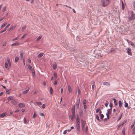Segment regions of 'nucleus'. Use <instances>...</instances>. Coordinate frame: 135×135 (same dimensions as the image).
I'll use <instances>...</instances> for the list:
<instances>
[{
  "label": "nucleus",
  "instance_id": "nucleus-1",
  "mask_svg": "<svg viewBox=\"0 0 135 135\" xmlns=\"http://www.w3.org/2000/svg\"><path fill=\"white\" fill-rule=\"evenodd\" d=\"M109 0H102L101 2L102 6L104 7L107 6L109 3Z\"/></svg>",
  "mask_w": 135,
  "mask_h": 135
},
{
  "label": "nucleus",
  "instance_id": "nucleus-2",
  "mask_svg": "<svg viewBox=\"0 0 135 135\" xmlns=\"http://www.w3.org/2000/svg\"><path fill=\"white\" fill-rule=\"evenodd\" d=\"M112 112V108H110V109H108L107 110V112L106 113V114L107 118L108 119H109V115L111 114Z\"/></svg>",
  "mask_w": 135,
  "mask_h": 135
},
{
  "label": "nucleus",
  "instance_id": "nucleus-3",
  "mask_svg": "<svg viewBox=\"0 0 135 135\" xmlns=\"http://www.w3.org/2000/svg\"><path fill=\"white\" fill-rule=\"evenodd\" d=\"M135 18V15L134 14L133 12L132 13V15L129 18V20L130 21H131L132 20H134Z\"/></svg>",
  "mask_w": 135,
  "mask_h": 135
},
{
  "label": "nucleus",
  "instance_id": "nucleus-4",
  "mask_svg": "<svg viewBox=\"0 0 135 135\" xmlns=\"http://www.w3.org/2000/svg\"><path fill=\"white\" fill-rule=\"evenodd\" d=\"M7 113L6 112H4L0 114V118H2L7 116Z\"/></svg>",
  "mask_w": 135,
  "mask_h": 135
},
{
  "label": "nucleus",
  "instance_id": "nucleus-5",
  "mask_svg": "<svg viewBox=\"0 0 135 135\" xmlns=\"http://www.w3.org/2000/svg\"><path fill=\"white\" fill-rule=\"evenodd\" d=\"M86 124V122L83 120L81 121V127L82 129L83 130H84L85 128V125Z\"/></svg>",
  "mask_w": 135,
  "mask_h": 135
},
{
  "label": "nucleus",
  "instance_id": "nucleus-6",
  "mask_svg": "<svg viewBox=\"0 0 135 135\" xmlns=\"http://www.w3.org/2000/svg\"><path fill=\"white\" fill-rule=\"evenodd\" d=\"M126 49L127 50V52L128 54L131 56L132 55V53L131 49L129 48H126Z\"/></svg>",
  "mask_w": 135,
  "mask_h": 135
},
{
  "label": "nucleus",
  "instance_id": "nucleus-7",
  "mask_svg": "<svg viewBox=\"0 0 135 135\" xmlns=\"http://www.w3.org/2000/svg\"><path fill=\"white\" fill-rule=\"evenodd\" d=\"M16 25H14V26L11 27L9 29V31H12L15 28Z\"/></svg>",
  "mask_w": 135,
  "mask_h": 135
},
{
  "label": "nucleus",
  "instance_id": "nucleus-8",
  "mask_svg": "<svg viewBox=\"0 0 135 135\" xmlns=\"http://www.w3.org/2000/svg\"><path fill=\"white\" fill-rule=\"evenodd\" d=\"M75 106L73 105L71 109L72 115H75Z\"/></svg>",
  "mask_w": 135,
  "mask_h": 135
},
{
  "label": "nucleus",
  "instance_id": "nucleus-9",
  "mask_svg": "<svg viewBox=\"0 0 135 135\" xmlns=\"http://www.w3.org/2000/svg\"><path fill=\"white\" fill-rule=\"evenodd\" d=\"M68 90L70 93H71L72 92V89L70 86H68Z\"/></svg>",
  "mask_w": 135,
  "mask_h": 135
},
{
  "label": "nucleus",
  "instance_id": "nucleus-10",
  "mask_svg": "<svg viewBox=\"0 0 135 135\" xmlns=\"http://www.w3.org/2000/svg\"><path fill=\"white\" fill-rule=\"evenodd\" d=\"M18 106L20 108L24 107H25V105L23 103H20L18 104Z\"/></svg>",
  "mask_w": 135,
  "mask_h": 135
},
{
  "label": "nucleus",
  "instance_id": "nucleus-11",
  "mask_svg": "<svg viewBox=\"0 0 135 135\" xmlns=\"http://www.w3.org/2000/svg\"><path fill=\"white\" fill-rule=\"evenodd\" d=\"M23 51L22 50L20 52V56L21 58L22 59L23 58Z\"/></svg>",
  "mask_w": 135,
  "mask_h": 135
},
{
  "label": "nucleus",
  "instance_id": "nucleus-12",
  "mask_svg": "<svg viewBox=\"0 0 135 135\" xmlns=\"http://www.w3.org/2000/svg\"><path fill=\"white\" fill-rule=\"evenodd\" d=\"M30 89V88L28 87V89H27L26 90L23 91V94H27L28 91Z\"/></svg>",
  "mask_w": 135,
  "mask_h": 135
},
{
  "label": "nucleus",
  "instance_id": "nucleus-13",
  "mask_svg": "<svg viewBox=\"0 0 135 135\" xmlns=\"http://www.w3.org/2000/svg\"><path fill=\"white\" fill-rule=\"evenodd\" d=\"M77 127V131H79L80 129V123H77L76 124Z\"/></svg>",
  "mask_w": 135,
  "mask_h": 135
},
{
  "label": "nucleus",
  "instance_id": "nucleus-14",
  "mask_svg": "<svg viewBox=\"0 0 135 135\" xmlns=\"http://www.w3.org/2000/svg\"><path fill=\"white\" fill-rule=\"evenodd\" d=\"M11 103L13 105H16L17 104V102L14 100L11 102Z\"/></svg>",
  "mask_w": 135,
  "mask_h": 135
},
{
  "label": "nucleus",
  "instance_id": "nucleus-15",
  "mask_svg": "<svg viewBox=\"0 0 135 135\" xmlns=\"http://www.w3.org/2000/svg\"><path fill=\"white\" fill-rule=\"evenodd\" d=\"M112 100H114V104L115 105H118V103L116 99L115 98H113Z\"/></svg>",
  "mask_w": 135,
  "mask_h": 135
},
{
  "label": "nucleus",
  "instance_id": "nucleus-16",
  "mask_svg": "<svg viewBox=\"0 0 135 135\" xmlns=\"http://www.w3.org/2000/svg\"><path fill=\"white\" fill-rule=\"evenodd\" d=\"M128 44H130V45L133 48L135 47V45L132 41H129V42Z\"/></svg>",
  "mask_w": 135,
  "mask_h": 135
},
{
  "label": "nucleus",
  "instance_id": "nucleus-17",
  "mask_svg": "<svg viewBox=\"0 0 135 135\" xmlns=\"http://www.w3.org/2000/svg\"><path fill=\"white\" fill-rule=\"evenodd\" d=\"M103 84L104 85H107V86H110V83H109L104 82H103Z\"/></svg>",
  "mask_w": 135,
  "mask_h": 135
},
{
  "label": "nucleus",
  "instance_id": "nucleus-18",
  "mask_svg": "<svg viewBox=\"0 0 135 135\" xmlns=\"http://www.w3.org/2000/svg\"><path fill=\"white\" fill-rule=\"evenodd\" d=\"M53 69L55 70L57 68V64L56 62H54L53 65Z\"/></svg>",
  "mask_w": 135,
  "mask_h": 135
},
{
  "label": "nucleus",
  "instance_id": "nucleus-19",
  "mask_svg": "<svg viewBox=\"0 0 135 135\" xmlns=\"http://www.w3.org/2000/svg\"><path fill=\"white\" fill-rule=\"evenodd\" d=\"M8 100H13V97L9 96L8 98Z\"/></svg>",
  "mask_w": 135,
  "mask_h": 135
},
{
  "label": "nucleus",
  "instance_id": "nucleus-20",
  "mask_svg": "<svg viewBox=\"0 0 135 135\" xmlns=\"http://www.w3.org/2000/svg\"><path fill=\"white\" fill-rule=\"evenodd\" d=\"M7 61L8 63L9 66H11V63L10 61V59L9 58H7Z\"/></svg>",
  "mask_w": 135,
  "mask_h": 135
},
{
  "label": "nucleus",
  "instance_id": "nucleus-21",
  "mask_svg": "<svg viewBox=\"0 0 135 135\" xmlns=\"http://www.w3.org/2000/svg\"><path fill=\"white\" fill-rule=\"evenodd\" d=\"M95 118L99 122H100V121L99 119V116L97 114L95 115Z\"/></svg>",
  "mask_w": 135,
  "mask_h": 135
},
{
  "label": "nucleus",
  "instance_id": "nucleus-22",
  "mask_svg": "<svg viewBox=\"0 0 135 135\" xmlns=\"http://www.w3.org/2000/svg\"><path fill=\"white\" fill-rule=\"evenodd\" d=\"M20 45V43L19 42H16L12 44V46H17Z\"/></svg>",
  "mask_w": 135,
  "mask_h": 135
},
{
  "label": "nucleus",
  "instance_id": "nucleus-23",
  "mask_svg": "<svg viewBox=\"0 0 135 135\" xmlns=\"http://www.w3.org/2000/svg\"><path fill=\"white\" fill-rule=\"evenodd\" d=\"M27 66L29 69L30 70L32 71V70H33V69L32 68L31 65H28Z\"/></svg>",
  "mask_w": 135,
  "mask_h": 135
},
{
  "label": "nucleus",
  "instance_id": "nucleus-24",
  "mask_svg": "<svg viewBox=\"0 0 135 135\" xmlns=\"http://www.w3.org/2000/svg\"><path fill=\"white\" fill-rule=\"evenodd\" d=\"M53 92V90L52 87H50V94L52 95Z\"/></svg>",
  "mask_w": 135,
  "mask_h": 135
},
{
  "label": "nucleus",
  "instance_id": "nucleus-25",
  "mask_svg": "<svg viewBox=\"0 0 135 135\" xmlns=\"http://www.w3.org/2000/svg\"><path fill=\"white\" fill-rule=\"evenodd\" d=\"M44 55V53H41L39 54L38 56V58H41V57Z\"/></svg>",
  "mask_w": 135,
  "mask_h": 135
},
{
  "label": "nucleus",
  "instance_id": "nucleus-26",
  "mask_svg": "<svg viewBox=\"0 0 135 135\" xmlns=\"http://www.w3.org/2000/svg\"><path fill=\"white\" fill-rule=\"evenodd\" d=\"M127 120H124L122 123V124H120V126H123L125 123L126 122H127Z\"/></svg>",
  "mask_w": 135,
  "mask_h": 135
},
{
  "label": "nucleus",
  "instance_id": "nucleus-27",
  "mask_svg": "<svg viewBox=\"0 0 135 135\" xmlns=\"http://www.w3.org/2000/svg\"><path fill=\"white\" fill-rule=\"evenodd\" d=\"M24 123L26 124L28 122V121H27L25 118H24L23 119Z\"/></svg>",
  "mask_w": 135,
  "mask_h": 135
},
{
  "label": "nucleus",
  "instance_id": "nucleus-28",
  "mask_svg": "<svg viewBox=\"0 0 135 135\" xmlns=\"http://www.w3.org/2000/svg\"><path fill=\"white\" fill-rule=\"evenodd\" d=\"M118 104L119 107L120 108L122 107V102L121 101L119 100L118 102Z\"/></svg>",
  "mask_w": 135,
  "mask_h": 135
},
{
  "label": "nucleus",
  "instance_id": "nucleus-29",
  "mask_svg": "<svg viewBox=\"0 0 135 135\" xmlns=\"http://www.w3.org/2000/svg\"><path fill=\"white\" fill-rule=\"evenodd\" d=\"M76 122L77 123H80L79 119V118L78 117L76 118Z\"/></svg>",
  "mask_w": 135,
  "mask_h": 135
},
{
  "label": "nucleus",
  "instance_id": "nucleus-30",
  "mask_svg": "<svg viewBox=\"0 0 135 135\" xmlns=\"http://www.w3.org/2000/svg\"><path fill=\"white\" fill-rule=\"evenodd\" d=\"M80 101V99L79 98L78 99V100L76 101V104H79Z\"/></svg>",
  "mask_w": 135,
  "mask_h": 135
},
{
  "label": "nucleus",
  "instance_id": "nucleus-31",
  "mask_svg": "<svg viewBox=\"0 0 135 135\" xmlns=\"http://www.w3.org/2000/svg\"><path fill=\"white\" fill-rule=\"evenodd\" d=\"M132 130L133 131L132 133L133 134H134L135 133V126L132 129Z\"/></svg>",
  "mask_w": 135,
  "mask_h": 135
},
{
  "label": "nucleus",
  "instance_id": "nucleus-32",
  "mask_svg": "<svg viewBox=\"0 0 135 135\" xmlns=\"http://www.w3.org/2000/svg\"><path fill=\"white\" fill-rule=\"evenodd\" d=\"M8 63L7 62H6L5 64V66L6 68H7L8 67Z\"/></svg>",
  "mask_w": 135,
  "mask_h": 135
},
{
  "label": "nucleus",
  "instance_id": "nucleus-33",
  "mask_svg": "<svg viewBox=\"0 0 135 135\" xmlns=\"http://www.w3.org/2000/svg\"><path fill=\"white\" fill-rule=\"evenodd\" d=\"M125 128H123L122 130V133L123 134H125Z\"/></svg>",
  "mask_w": 135,
  "mask_h": 135
},
{
  "label": "nucleus",
  "instance_id": "nucleus-34",
  "mask_svg": "<svg viewBox=\"0 0 135 135\" xmlns=\"http://www.w3.org/2000/svg\"><path fill=\"white\" fill-rule=\"evenodd\" d=\"M124 102L125 103V104L124 105V107H127L128 106V104L126 102V101H124Z\"/></svg>",
  "mask_w": 135,
  "mask_h": 135
},
{
  "label": "nucleus",
  "instance_id": "nucleus-35",
  "mask_svg": "<svg viewBox=\"0 0 135 135\" xmlns=\"http://www.w3.org/2000/svg\"><path fill=\"white\" fill-rule=\"evenodd\" d=\"M18 60H19V58L18 57H15V61L16 62H17L18 61Z\"/></svg>",
  "mask_w": 135,
  "mask_h": 135
},
{
  "label": "nucleus",
  "instance_id": "nucleus-36",
  "mask_svg": "<svg viewBox=\"0 0 135 135\" xmlns=\"http://www.w3.org/2000/svg\"><path fill=\"white\" fill-rule=\"evenodd\" d=\"M36 104L38 105H40L42 104L41 102H36Z\"/></svg>",
  "mask_w": 135,
  "mask_h": 135
},
{
  "label": "nucleus",
  "instance_id": "nucleus-37",
  "mask_svg": "<svg viewBox=\"0 0 135 135\" xmlns=\"http://www.w3.org/2000/svg\"><path fill=\"white\" fill-rule=\"evenodd\" d=\"M100 117L101 119L102 120H103L104 117L103 115V114H101L100 115Z\"/></svg>",
  "mask_w": 135,
  "mask_h": 135
},
{
  "label": "nucleus",
  "instance_id": "nucleus-38",
  "mask_svg": "<svg viewBox=\"0 0 135 135\" xmlns=\"http://www.w3.org/2000/svg\"><path fill=\"white\" fill-rule=\"evenodd\" d=\"M79 115L80 116L82 115L83 113V111L82 110H81L79 112Z\"/></svg>",
  "mask_w": 135,
  "mask_h": 135
},
{
  "label": "nucleus",
  "instance_id": "nucleus-39",
  "mask_svg": "<svg viewBox=\"0 0 135 135\" xmlns=\"http://www.w3.org/2000/svg\"><path fill=\"white\" fill-rule=\"evenodd\" d=\"M75 117V115H72V116L71 117V120H73L74 119V118Z\"/></svg>",
  "mask_w": 135,
  "mask_h": 135
},
{
  "label": "nucleus",
  "instance_id": "nucleus-40",
  "mask_svg": "<svg viewBox=\"0 0 135 135\" xmlns=\"http://www.w3.org/2000/svg\"><path fill=\"white\" fill-rule=\"evenodd\" d=\"M42 37L41 36H40L38 37L36 41H37L40 40L42 38Z\"/></svg>",
  "mask_w": 135,
  "mask_h": 135
},
{
  "label": "nucleus",
  "instance_id": "nucleus-41",
  "mask_svg": "<svg viewBox=\"0 0 135 135\" xmlns=\"http://www.w3.org/2000/svg\"><path fill=\"white\" fill-rule=\"evenodd\" d=\"M32 72L33 76H35V74L34 70H32Z\"/></svg>",
  "mask_w": 135,
  "mask_h": 135
},
{
  "label": "nucleus",
  "instance_id": "nucleus-42",
  "mask_svg": "<svg viewBox=\"0 0 135 135\" xmlns=\"http://www.w3.org/2000/svg\"><path fill=\"white\" fill-rule=\"evenodd\" d=\"M26 28V27L25 26H24L22 28V30L23 31L25 30Z\"/></svg>",
  "mask_w": 135,
  "mask_h": 135
},
{
  "label": "nucleus",
  "instance_id": "nucleus-43",
  "mask_svg": "<svg viewBox=\"0 0 135 135\" xmlns=\"http://www.w3.org/2000/svg\"><path fill=\"white\" fill-rule=\"evenodd\" d=\"M6 9V6H5L3 7V12L5 11Z\"/></svg>",
  "mask_w": 135,
  "mask_h": 135
},
{
  "label": "nucleus",
  "instance_id": "nucleus-44",
  "mask_svg": "<svg viewBox=\"0 0 135 135\" xmlns=\"http://www.w3.org/2000/svg\"><path fill=\"white\" fill-rule=\"evenodd\" d=\"M86 100H85V99L84 100L83 103V104L84 105H85V104H86Z\"/></svg>",
  "mask_w": 135,
  "mask_h": 135
},
{
  "label": "nucleus",
  "instance_id": "nucleus-45",
  "mask_svg": "<svg viewBox=\"0 0 135 135\" xmlns=\"http://www.w3.org/2000/svg\"><path fill=\"white\" fill-rule=\"evenodd\" d=\"M6 30V28H5L3 30L0 32V33H2L4 32Z\"/></svg>",
  "mask_w": 135,
  "mask_h": 135
},
{
  "label": "nucleus",
  "instance_id": "nucleus-46",
  "mask_svg": "<svg viewBox=\"0 0 135 135\" xmlns=\"http://www.w3.org/2000/svg\"><path fill=\"white\" fill-rule=\"evenodd\" d=\"M100 108H98L97 109H96V113H98L100 111Z\"/></svg>",
  "mask_w": 135,
  "mask_h": 135
},
{
  "label": "nucleus",
  "instance_id": "nucleus-47",
  "mask_svg": "<svg viewBox=\"0 0 135 135\" xmlns=\"http://www.w3.org/2000/svg\"><path fill=\"white\" fill-rule=\"evenodd\" d=\"M122 113L121 114V116L117 120V121H119V120H120L122 117Z\"/></svg>",
  "mask_w": 135,
  "mask_h": 135
},
{
  "label": "nucleus",
  "instance_id": "nucleus-48",
  "mask_svg": "<svg viewBox=\"0 0 135 135\" xmlns=\"http://www.w3.org/2000/svg\"><path fill=\"white\" fill-rule=\"evenodd\" d=\"M54 77L55 78H56L57 77V75L55 73H54Z\"/></svg>",
  "mask_w": 135,
  "mask_h": 135
},
{
  "label": "nucleus",
  "instance_id": "nucleus-49",
  "mask_svg": "<svg viewBox=\"0 0 135 135\" xmlns=\"http://www.w3.org/2000/svg\"><path fill=\"white\" fill-rule=\"evenodd\" d=\"M26 34H24L23 35L22 37H21V38L22 39L24 37H25L26 36Z\"/></svg>",
  "mask_w": 135,
  "mask_h": 135
},
{
  "label": "nucleus",
  "instance_id": "nucleus-50",
  "mask_svg": "<svg viewBox=\"0 0 135 135\" xmlns=\"http://www.w3.org/2000/svg\"><path fill=\"white\" fill-rule=\"evenodd\" d=\"M40 115L42 116H44V115L43 113H40Z\"/></svg>",
  "mask_w": 135,
  "mask_h": 135
},
{
  "label": "nucleus",
  "instance_id": "nucleus-51",
  "mask_svg": "<svg viewBox=\"0 0 135 135\" xmlns=\"http://www.w3.org/2000/svg\"><path fill=\"white\" fill-rule=\"evenodd\" d=\"M5 24H3L1 26V28H3L5 26Z\"/></svg>",
  "mask_w": 135,
  "mask_h": 135
},
{
  "label": "nucleus",
  "instance_id": "nucleus-52",
  "mask_svg": "<svg viewBox=\"0 0 135 135\" xmlns=\"http://www.w3.org/2000/svg\"><path fill=\"white\" fill-rule=\"evenodd\" d=\"M6 92L7 93H8L10 90L7 89H6Z\"/></svg>",
  "mask_w": 135,
  "mask_h": 135
},
{
  "label": "nucleus",
  "instance_id": "nucleus-53",
  "mask_svg": "<svg viewBox=\"0 0 135 135\" xmlns=\"http://www.w3.org/2000/svg\"><path fill=\"white\" fill-rule=\"evenodd\" d=\"M121 126H120V124L119 125H117V129L118 130L119 129V128H120V127Z\"/></svg>",
  "mask_w": 135,
  "mask_h": 135
},
{
  "label": "nucleus",
  "instance_id": "nucleus-54",
  "mask_svg": "<svg viewBox=\"0 0 135 135\" xmlns=\"http://www.w3.org/2000/svg\"><path fill=\"white\" fill-rule=\"evenodd\" d=\"M80 91L79 89V88L78 90V94H79L80 93Z\"/></svg>",
  "mask_w": 135,
  "mask_h": 135
},
{
  "label": "nucleus",
  "instance_id": "nucleus-55",
  "mask_svg": "<svg viewBox=\"0 0 135 135\" xmlns=\"http://www.w3.org/2000/svg\"><path fill=\"white\" fill-rule=\"evenodd\" d=\"M76 107L77 109H79V104H76Z\"/></svg>",
  "mask_w": 135,
  "mask_h": 135
},
{
  "label": "nucleus",
  "instance_id": "nucleus-56",
  "mask_svg": "<svg viewBox=\"0 0 135 135\" xmlns=\"http://www.w3.org/2000/svg\"><path fill=\"white\" fill-rule=\"evenodd\" d=\"M36 114L35 113H34V114H33V117H32V118H34L35 116H36Z\"/></svg>",
  "mask_w": 135,
  "mask_h": 135
},
{
  "label": "nucleus",
  "instance_id": "nucleus-57",
  "mask_svg": "<svg viewBox=\"0 0 135 135\" xmlns=\"http://www.w3.org/2000/svg\"><path fill=\"white\" fill-rule=\"evenodd\" d=\"M108 105V104L107 103H105V105L106 107H107Z\"/></svg>",
  "mask_w": 135,
  "mask_h": 135
},
{
  "label": "nucleus",
  "instance_id": "nucleus-58",
  "mask_svg": "<svg viewBox=\"0 0 135 135\" xmlns=\"http://www.w3.org/2000/svg\"><path fill=\"white\" fill-rule=\"evenodd\" d=\"M66 133H67L66 130H65L64 131V132H63V134H65Z\"/></svg>",
  "mask_w": 135,
  "mask_h": 135
},
{
  "label": "nucleus",
  "instance_id": "nucleus-59",
  "mask_svg": "<svg viewBox=\"0 0 135 135\" xmlns=\"http://www.w3.org/2000/svg\"><path fill=\"white\" fill-rule=\"evenodd\" d=\"M63 91V89L62 88H61V93H62Z\"/></svg>",
  "mask_w": 135,
  "mask_h": 135
},
{
  "label": "nucleus",
  "instance_id": "nucleus-60",
  "mask_svg": "<svg viewBox=\"0 0 135 135\" xmlns=\"http://www.w3.org/2000/svg\"><path fill=\"white\" fill-rule=\"evenodd\" d=\"M45 107V104H44L42 107V108H44Z\"/></svg>",
  "mask_w": 135,
  "mask_h": 135
},
{
  "label": "nucleus",
  "instance_id": "nucleus-61",
  "mask_svg": "<svg viewBox=\"0 0 135 135\" xmlns=\"http://www.w3.org/2000/svg\"><path fill=\"white\" fill-rule=\"evenodd\" d=\"M57 84V81H55L54 82V84L55 85H56Z\"/></svg>",
  "mask_w": 135,
  "mask_h": 135
},
{
  "label": "nucleus",
  "instance_id": "nucleus-62",
  "mask_svg": "<svg viewBox=\"0 0 135 135\" xmlns=\"http://www.w3.org/2000/svg\"><path fill=\"white\" fill-rule=\"evenodd\" d=\"M19 111V110L18 109H16L15 111V112L16 113L18 112Z\"/></svg>",
  "mask_w": 135,
  "mask_h": 135
},
{
  "label": "nucleus",
  "instance_id": "nucleus-63",
  "mask_svg": "<svg viewBox=\"0 0 135 135\" xmlns=\"http://www.w3.org/2000/svg\"><path fill=\"white\" fill-rule=\"evenodd\" d=\"M84 109H86V106L85 105H84Z\"/></svg>",
  "mask_w": 135,
  "mask_h": 135
},
{
  "label": "nucleus",
  "instance_id": "nucleus-64",
  "mask_svg": "<svg viewBox=\"0 0 135 135\" xmlns=\"http://www.w3.org/2000/svg\"><path fill=\"white\" fill-rule=\"evenodd\" d=\"M134 123L133 124H132L131 126V128H132L133 127H134Z\"/></svg>",
  "mask_w": 135,
  "mask_h": 135
}]
</instances>
